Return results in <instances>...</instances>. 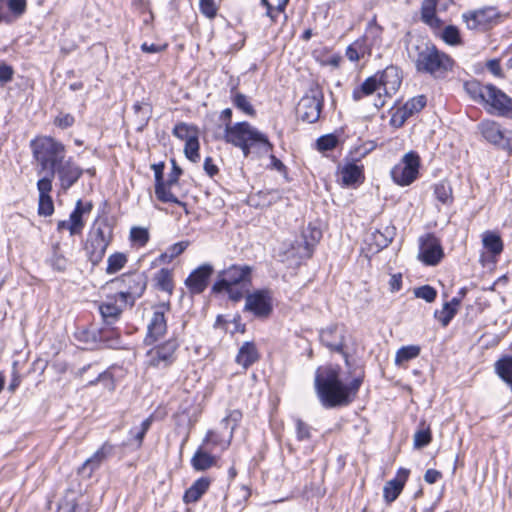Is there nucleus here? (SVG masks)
I'll return each mask as SVG.
<instances>
[{"mask_svg":"<svg viewBox=\"0 0 512 512\" xmlns=\"http://www.w3.org/2000/svg\"><path fill=\"white\" fill-rule=\"evenodd\" d=\"M170 303L162 302L153 307L152 316L147 324V333L144 344L153 345L146 353L148 367L165 370L173 366L178 359L179 348L182 340L176 330L172 335L159 342L167 333V319L165 314L170 311Z\"/></svg>","mask_w":512,"mask_h":512,"instance_id":"f257e3e1","label":"nucleus"},{"mask_svg":"<svg viewBox=\"0 0 512 512\" xmlns=\"http://www.w3.org/2000/svg\"><path fill=\"white\" fill-rule=\"evenodd\" d=\"M363 375L345 384L340 378L339 366L318 367L315 372V391L324 408H336L350 404L363 383Z\"/></svg>","mask_w":512,"mask_h":512,"instance_id":"f03ea898","label":"nucleus"},{"mask_svg":"<svg viewBox=\"0 0 512 512\" xmlns=\"http://www.w3.org/2000/svg\"><path fill=\"white\" fill-rule=\"evenodd\" d=\"M232 110L226 108L221 113V118L227 120L224 140L241 149L244 157H248L252 150L259 156L268 154L273 144L266 134L253 127L247 121L237 122L231 125Z\"/></svg>","mask_w":512,"mask_h":512,"instance_id":"7ed1b4c3","label":"nucleus"},{"mask_svg":"<svg viewBox=\"0 0 512 512\" xmlns=\"http://www.w3.org/2000/svg\"><path fill=\"white\" fill-rule=\"evenodd\" d=\"M408 55L418 73L428 74L435 79L445 78L454 66V60L429 41L412 45Z\"/></svg>","mask_w":512,"mask_h":512,"instance_id":"20e7f679","label":"nucleus"},{"mask_svg":"<svg viewBox=\"0 0 512 512\" xmlns=\"http://www.w3.org/2000/svg\"><path fill=\"white\" fill-rule=\"evenodd\" d=\"M252 270L249 265H230L218 273L212 292L215 294L226 292L231 301L239 302L251 284Z\"/></svg>","mask_w":512,"mask_h":512,"instance_id":"39448f33","label":"nucleus"},{"mask_svg":"<svg viewBox=\"0 0 512 512\" xmlns=\"http://www.w3.org/2000/svg\"><path fill=\"white\" fill-rule=\"evenodd\" d=\"M34 159L38 162L41 171L53 172L66 158L65 146L52 137H45L39 141L31 142Z\"/></svg>","mask_w":512,"mask_h":512,"instance_id":"423d86ee","label":"nucleus"},{"mask_svg":"<svg viewBox=\"0 0 512 512\" xmlns=\"http://www.w3.org/2000/svg\"><path fill=\"white\" fill-rule=\"evenodd\" d=\"M110 284L118 290L119 300L132 307L146 290L147 276L141 272L124 273L112 279Z\"/></svg>","mask_w":512,"mask_h":512,"instance_id":"0eeeda50","label":"nucleus"},{"mask_svg":"<svg viewBox=\"0 0 512 512\" xmlns=\"http://www.w3.org/2000/svg\"><path fill=\"white\" fill-rule=\"evenodd\" d=\"M420 165L419 154L414 150L407 152L390 171L393 182L402 187L411 185L419 176Z\"/></svg>","mask_w":512,"mask_h":512,"instance_id":"6e6552de","label":"nucleus"},{"mask_svg":"<svg viewBox=\"0 0 512 512\" xmlns=\"http://www.w3.org/2000/svg\"><path fill=\"white\" fill-rule=\"evenodd\" d=\"M244 311L250 312L255 318H268L273 311V293L270 289H257L245 296Z\"/></svg>","mask_w":512,"mask_h":512,"instance_id":"1a4fd4ad","label":"nucleus"},{"mask_svg":"<svg viewBox=\"0 0 512 512\" xmlns=\"http://www.w3.org/2000/svg\"><path fill=\"white\" fill-rule=\"evenodd\" d=\"M478 129L483 138L499 149L512 153V131L502 129L501 125L493 120H483Z\"/></svg>","mask_w":512,"mask_h":512,"instance_id":"9d476101","label":"nucleus"},{"mask_svg":"<svg viewBox=\"0 0 512 512\" xmlns=\"http://www.w3.org/2000/svg\"><path fill=\"white\" fill-rule=\"evenodd\" d=\"M467 28L485 31L500 23V13L496 7H484L463 14Z\"/></svg>","mask_w":512,"mask_h":512,"instance_id":"9b49d317","label":"nucleus"},{"mask_svg":"<svg viewBox=\"0 0 512 512\" xmlns=\"http://www.w3.org/2000/svg\"><path fill=\"white\" fill-rule=\"evenodd\" d=\"M484 104L488 111L501 117L512 119V98L493 84L486 85Z\"/></svg>","mask_w":512,"mask_h":512,"instance_id":"f8f14e48","label":"nucleus"},{"mask_svg":"<svg viewBox=\"0 0 512 512\" xmlns=\"http://www.w3.org/2000/svg\"><path fill=\"white\" fill-rule=\"evenodd\" d=\"M323 108V93L319 89H311L309 94L304 95L297 106L299 117L308 123H315L319 120Z\"/></svg>","mask_w":512,"mask_h":512,"instance_id":"ddd939ff","label":"nucleus"},{"mask_svg":"<svg viewBox=\"0 0 512 512\" xmlns=\"http://www.w3.org/2000/svg\"><path fill=\"white\" fill-rule=\"evenodd\" d=\"M444 257L440 240L433 233H426L419 239V260L426 266L438 265Z\"/></svg>","mask_w":512,"mask_h":512,"instance_id":"4468645a","label":"nucleus"},{"mask_svg":"<svg viewBox=\"0 0 512 512\" xmlns=\"http://www.w3.org/2000/svg\"><path fill=\"white\" fill-rule=\"evenodd\" d=\"M84 169L81 168L72 157H68L57 169L53 172V177L58 179V186L60 191L66 193L78 180L82 177Z\"/></svg>","mask_w":512,"mask_h":512,"instance_id":"2eb2a0df","label":"nucleus"},{"mask_svg":"<svg viewBox=\"0 0 512 512\" xmlns=\"http://www.w3.org/2000/svg\"><path fill=\"white\" fill-rule=\"evenodd\" d=\"M127 306H129V303L120 301L119 296L114 294L107 296L106 299L98 305V311L103 323L106 326H112L120 319Z\"/></svg>","mask_w":512,"mask_h":512,"instance_id":"dca6fc26","label":"nucleus"},{"mask_svg":"<svg viewBox=\"0 0 512 512\" xmlns=\"http://www.w3.org/2000/svg\"><path fill=\"white\" fill-rule=\"evenodd\" d=\"M321 343L331 351L343 355L346 365H349L348 355L344 352V335L338 325H331L320 332Z\"/></svg>","mask_w":512,"mask_h":512,"instance_id":"f3484780","label":"nucleus"},{"mask_svg":"<svg viewBox=\"0 0 512 512\" xmlns=\"http://www.w3.org/2000/svg\"><path fill=\"white\" fill-rule=\"evenodd\" d=\"M164 168L163 162L152 165L155 177V195L162 203H174L186 209V203L179 200L172 192H166L164 184Z\"/></svg>","mask_w":512,"mask_h":512,"instance_id":"a211bd4d","label":"nucleus"},{"mask_svg":"<svg viewBox=\"0 0 512 512\" xmlns=\"http://www.w3.org/2000/svg\"><path fill=\"white\" fill-rule=\"evenodd\" d=\"M213 273V267L210 264H202L185 280V285L192 294H201L208 286V280Z\"/></svg>","mask_w":512,"mask_h":512,"instance_id":"6ab92c4d","label":"nucleus"},{"mask_svg":"<svg viewBox=\"0 0 512 512\" xmlns=\"http://www.w3.org/2000/svg\"><path fill=\"white\" fill-rule=\"evenodd\" d=\"M113 452L114 445L108 442L103 443L102 446L82 464L79 472L87 477H91L92 474L98 470L109 457L112 456Z\"/></svg>","mask_w":512,"mask_h":512,"instance_id":"aec40b11","label":"nucleus"},{"mask_svg":"<svg viewBox=\"0 0 512 512\" xmlns=\"http://www.w3.org/2000/svg\"><path fill=\"white\" fill-rule=\"evenodd\" d=\"M27 9V0H0V24H12Z\"/></svg>","mask_w":512,"mask_h":512,"instance_id":"412c9836","label":"nucleus"},{"mask_svg":"<svg viewBox=\"0 0 512 512\" xmlns=\"http://www.w3.org/2000/svg\"><path fill=\"white\" fill-rule=\"evenodd\" d=\"M114 226L107 216L97 217L92 223L87 236L110 245L113 240Z\"/></svg>","mask_w":512,"mask_h":512,"instance_id":"4be33fe9","label":"nucleus"},{"mask_svg":"<svg viewBox=\"0 0 512 512\" xmlns=\"http://www.w3.org/2000/svg\"><path fill=\"white\" fill-rule=\"evenodd\" d=\"M409 473L408 469L399 468L396 476L386 482L383 488V496L387 503H392L398 498L409 477Z\"/></svg>","mask_w":512,"mask_h":512,"instance_id":"5701e85b","label":"nucleus"},{"mask_svg":"<svg viewBox=\"0 0 512 512\" xmlns=\"http://www.w3.org/2000/svg\"><path fill=\"white\" fill-rule=\"evenodd\" d=\"M381 86L387 95L394 94L402 83V75L399 67L389 65L384 70L377 72Z\"/></svg>","mask_w":512,"mask_h":512,"instance_id":"b1692460","label":"nucleus"},{"mask_svg":"<svg viewBox=\"0 0 512 512\" xmlns=\"http://www.w3.org/2000/svg\"><path fill=\"white\" fill-rule=\"evenodd\" d=\"M93 208L92 202H83L79 199L69 216L70 227L69 233L71 236L78 235L84 228L83 215L90 213Z\"/></svg>","mask_w":512,"mask_h":512,"instance_id":"393cba45","label":"nucleus"},{"mask_svg":"<svg viewBox=\"0 0 512 512\" xmlns=\"http://www.w3.org/2000/svg\"><path fill=\"white\" fill-rule=\"evenodd\" d=\"M282 199L279 189H264L249 196V204L256 208L269 207Z\"/></svg>","mask_w":512,"mask_h":512,"instance_id":"a878e982","label":"nucleus"},{"mask_svg":"<svg viewBox=\"0 0 512 512\" xmlns=\"http://www.w3.org/2000/svg\"><path fill=\"white\" fill-rule=\"evenodd\" d=\"M421 21L431 29H439L443 21L437 16L436 0H423L420 7Z\"/></svg>","mask_w":512,"mask_h":512,"instance_id":"bb28decb","label":"nucleus"},{"mask_svg":"<svg viewBox=\"0 0 512 512\" xmlns=\"http://www.w3.org/2000/svg\"><path fill=\"white\" fill-rule=\"evenodd\" d=\"M211 479L207 476L198 478L193 484L185 490L183 502L186 504L195 503L208 491L211 485Z\"/></svg>","mask_w":512,"mask_h":512,"instance_id":"cd10ccee","label":"nucleus"},{"mask_svg":"<svg viewBox=\"0 0 512 512\" xmlns=\"http://www.w3.org/2000/svg\"><path fill=\"white\" fill-rule=\"evenodd\" d=\"M322 238V231L309 224L306 229L302 232L303 239V252L301 257L310 258L314 252L315 246L319 243Z\"/></svg>","mask_w":512,"mask_h":512,"instance_id":"c85d7f7f","label":"nucleus"},{"mask_svg":"<svg viewBox=\"0 0 512 512\" xmlns=\"http://www.w3.org/2000/svg\"><path fill=\"white\" fill-rule=\"evenodd\" d=\"M341 183L345 187L361 184L364 180L363 168L355 163L344 165L340 171Z\"/></svg>","mask_w":512,"mask_h":512,"instance_id":"c756f323","label":"nucleus"},{"mask_svg":"<svg viewBox=\"0 0 512 512\" xmlns=\"http://www.w3.org/2000/svg\"><path fill=\"white\" fill-rule=\"evenodd\" d=\"M109 245L87 236L84 250L92 266H97L104 258Z\"/></svg>","mask_w":512,"mask_h":512,"instance_id":"7c9ffc66","label":"nucleus"},{"mask_svg":"<svg viewBox=\"0 0 512 512\" xmlns=\"http://www.w3.org/2000/svg\"><path fill=\"white\" fill-rule=\"evenodd\" d=\"M363 46L367 47L368 55L372 54L373 48H379L382 43V28L375 21L370 22L365 34L359 38Z\"/></svg>","mask_w":512,"mask_h":512,"instance_id":"2f4dec72","label":"nucleus"},{"mask_svg":"<svg viewBox=\"0 0 512 512\" xmlns=\"http://www.w3.org/2000/svg\"><path fill=\"white\" fill-rule=\"evenodd\" d=\"M259 359V353L254 342L247 341L242 344L236 355L235 361L244 369L249 368Z\"/></svg>","mask_w":512,"mask_h":512,"instance_id":"473e14b6","label":"nucleus"},{"mask_svg":"<svg viewBox=\"0 0 512 512\" xmlns=\"http://www.w3.org/2000/svg\"><path fill=\"white\" fill-rule=\"evenodd\" d=\"M211 449L200 445L191 458V466L195 471H205L216 463V458L211 455Z\"/></svg>","mask_w":512,"mask_h":512,"instance_id":"72a5a7b5","label":"nucleus"},{"mask_svg":"<svg viewBox=\"0 0 512 512\" xmlns=\"http://www.w3.org/2000/svg\"><path fill=\"white\" fill-rule=\"evenodd\" d=\"M135 114L136 131L142 132L152 117V105L145 100L136 101L133 104Z\"/></svg>","mask_w":512,"mask_h":512,"instance_id":"f704fd0d","label":"nucleus"},{"mask_svg":"<svg viewBox=\"0 0 512 512\" xmlns=\"http://www.w3.org/2000/svg\"><path fill=\"white\" fill-rule=\"evenodd\" d=\"M380 86L378 74H374L368 77L360 86L354 88L352 98L354 101H359L363 97L373 94Z\"/></svg>","mask_w":512,"mask_h":512,"instance_id":"c9c22d12","label":"nucleus"},{"mask_svg":"<svg viewBox=\"0 0 512 512\" xmlns=\"http://www.w3.org/2000/svg\"><path fill=\"white\" fill-rule=\"evenodd\" d=\"M482 244L493 256H499L504 248L500 235L494 231H485L482 234Z\"/></svg>","mask_w":512,"mask_h":512,"instance_id":"e433bc0d","label":"nucleus"},{"mask_svg":"<svg viewBox=\"0 0 512 512\" xmlns=\"http://www.w3.org/2000/svg\"><path fill=\"white\" fill-rule=\"evenodd\" d=\"M230 440V437L228 439H224L221 434L214 430H208L201 445L205 446L206 449H211V452L217 449L224 451L229 447Z\"/></svg>","mask_w":512,"mask_h":512,"instance_id":"4c0bfd02","label":"nucleus"},{"mask_svg":"<svg viewBox=\"0 0 512 512\" xmlns=\"http://www.w3.org/2000/svg\"><path fill=\"white\" fill-rule=\"evenodd\" d=\"M495 372L512 388V355H505L498 359L495 363Z\"/></svg>","mask_w":512,"mask_h":512,"instance_id":"58836bf2","label":"nucleus"},{"mask_svg":"<svg viewBox=\"0 0 512 512\" xmlns=\"http://www.w3.org/2000/svg\"><path fill=\"white\" fill-rule=\"evenodd\" d=\"M464 90L473 101L484 104L486 85H482L478 80L472 79L464 83Z\"/></svg>","mask_w":512,"mask_h":512,"instance_id":"ea45409f","label":"nucleus"},{"mask_svg":"<svg viewBox=\"0 0 512 512\" xmlns=\"http://www.w3.org/2000/svg\"><path fill=\"white\" fill-rule=\"evenodd\" d=\"M421 348L418 345H407L399 348L395 355V364L400 366L420 355Z\"/></svg>","mask_w":512,"mask_h":512,"instance_id":"a19ab883","label":"nucleus"},{"mask_svg":"<svg viewBox=\"0 0 512 512\" xmlns=\"http://www.w3.org/2000/svg\"><path fill=\"white\" fill-rule=\"evenodd\" d=\"M98 339L109 348L115 349L121 345L120 334L114 329H100L98 331Z\"/></svg>","mask_w":512,"mask_h":512,"instance_id":"79ce46f5","label":"nucleus"},{"mask_svg":"<svg viewBox=\"0 0 512 512\" xmlns=\"http://www.w3.org/2000/svg\"><path fill=\"white\" fill-rule=\"evenodd\" d=\"M172 133L176 138L184 140L185 143H187L190 138L198 137V129L195 126L184 122L177 123L174 126Z\"/></svg>","mask_w":512,"mask_h":512,"instance_id":"37998d69","label":"nucleus"},{"mask_svg":"<svg viewBox=\"0 0 512 512\" xmlns=\"http://www.w3.org/2000/svg\"><path fill=\"white\" fill-rule=\"evenodd\" d=\"M128 258L122 252H115L107 259L106 273L111 275L119 272L126 265Z\"/></svg>","mask_w":512,"mask_h":512,"instance_id":"c03bdc74","label":"nucleus"},{"mask_svg":"<svg viewBox=\"0 0 512 512\" xmlns=\"http://www.w3.org/2000/svg\"><path fill=\"white\" fill-rule=\"evenodd\" d=\"M152 421H153L152 416H149L148 418H146L142 421L140 426L132 427L130 429L129 435L135 440L136 448L141 447L144 437L151 427Z\"/></svg>","mask_w":512,"mask_h":512,"instance_id":"a18cd8bd","label":"nucleus"},{"mask_svg":"<svg viewBox=\"0 0 512 512\" xmlns=\"http://www.w3.org/2000/svg\"><path fill=\"white\" fill-rule=\"evenodd\" d=\"M155 280L157 283V287L165 292L171 293L173 290V280L171 271L167 268L160 269L156 275Z\"/></svg>","mask_w":512,"mask_h":512,"instance_id":"49530a36","label":"nucleus"},{"mask_svg":"<svg viewBox=\"0 0 512 512\" xmlns=\"http://www.w3.org/2000/svg\"><path fill=\"white\" fill-rule=\"evenodd\" d=\"M98 383L102 384L108 391H113L115 389L114 376L110 370L98 373L97 377L87 383V386H95Z\"/></svg>","mask_w":512,"mask_h":512,"instance_id":"de8ad7c7","label":"nucleus"},{"mask_svg":"<svg viewBox=\"0 0 512 512\" xmlns=\"http://www.w3.org/2000/svg\"><path fill=\"white\" fill-rule=\"evenodd\" d=\"M434 195L442 204H449L452 202V188L447 182L441 181L435 184Z\"/></svg>","mask_w":512,"mask_h":512,"instance_id":"09e8293b","label":"nucleus"},{"mask_svg":"<svg viewBox=\"0 0 512 512\" xmlns=\"http://www.w3.org/2000/svg\"><path fill=\"white\" fill-rule=\"evenodd\" d=\"M368 55L367 47L362 45V42L357 39L350 44L346 49V56L350 61L356 62Z\"/></svg>","mask_w":512,"mask_h":512,"instance_id":"8fccbe9b","label":"nucleus"},{"mask_svg":"<svg viewBox=\"0 0 512 512\" xmlns=\"http://www.w3.org/2000/svg\"><path fill=\"white\" fill-rule=\"evenodd\" d=\"M232 103L237 109L241 110L246 115H249V116L255 115V109L252 106V104L250 103V101L248 100L246 95H244L240 92H237L232 98Z\"/></svg>","mask_w":512,"mask_h":512,"instance_id":"3c124183","label":"nucleus"},{"mask_svg":"<svg viewBox=\"0 0 512 512\" xmlns=\"http://www.w3.org/2000/svg\"><path fill=\"white\" fill-rule=\"evenodd\" d=\"M393 229L386 227L384 231L376 230L372 236L376 246L379 249L386 248L393 240Z\"/></svg>","mask_w":512,"mask_h":512,"instance_id":"603ef678","label":"nucleus"},{"mask_svg":"<svg viewBox=\"0 0 512 512\" xmlns=\"http://www.w3.org/2000/svg\"><path fill=\"white\" fill-rule=\"evenodd\" d=\"M441 38L448 45L456 46L461 43L460 31L455 25L446 26L442 31Z\"/></svg>","mask_w":512,"mask_h":512,"instance_id":"864d4df0","label":"nucleus"},{"mask_svg":"<svg viewBox=\"0 0 512 512\" xmlns=\"http://www.w3.org/2000/svg\"><path fill=\"white\" fill-rule=\"evenodd\" d=\"M426 97L424 95H418L409 99L402 108L408 112V115L413 116L415 113L420 112L426 106Z\"/></svg>","mask_w":512,"mask_h":512,"instance_id":"5fc2aeb1","label":"nucleus"},{"mask_svg":"<svg viewBox=\"0 0 512 512\" xmlns=\"http://www.w3.org/2000/svg\"><path fill=\"white\" fill-rule=\"evenodd\" d=\"M199 149H200L199 137L188 139V142L185 143V147H184V153H185L186 158L189 159L193 163L198 162L200 160Z\"/></svg>","mask_w":512,"mask_h":512,"instance_id":"6e6d98bb","label":"nucleus"},{"mask_svg":"<svg viewBox=\"0 0 512 512\" xmlns=\"http://www.w3.org/2000/svg\"><path fill=\"white\" fill-rule=\"evenodd\" d=\"M456 314L457 310L450 308V304L444 303L441 310H436L434 312V317L441 323L443 327H447Z\"/></svg>","mask_w":512,"mask_h":512,"instance_id":"4d7b16f0","label":"nucleus"},{"mask_svg":"<svg viewBox=\"0 0 512 512\" xmlns=\"http://www.w3.org/2000/svg\"><path fill=\"white\" fill-rule=\"evenodd\" d=\"M130 240L140 247H143L149 241V232L146 228L143 227H132L130 230Z\"/></svg>","mask_w":512,"mask_h":512,"instance_id":"13d9d810","label":"nucleus"},{"mask_svg":"<svg viewBox=\"0 0 512 512\" xmlns=\"http://www.w3.org/2000/svg\"><path fill=\"white\" fill-rule=\"evenodd\" d=\"M432 441V434L429 427L419 429L414 434V447L417 449L424 448Z\"/></svg>","mask_w":512,"mask_h":512,"instance_id":"bf43d9fd","label":"nucleus"},{"mask_svg":"<svg viewBox=\"0 0 512 512\" xmlns=\"http://www.w3.org/2000/svg\"><path fill=\"white\" fill-rule=\"evenodd\" d=\"M416 298L425 300L427 303H432L437 297V290L430 285H423L414 289Z\"/></svg>","mask_w":512,"mask_h":512,"instance_id":"052dcab7","label":"nucleus"},{"mask_svg":"<svg viewBox=\"0 0 512 512\" xmlns=\"http://www.w3.org/2000/svg\"><path fill=\"white\" fill-rule=\"evenodd\" d=\"M338 144V139L333 134H327L320 136L317 141V149L322 152L330 151L334 149Z\"/></svg>","mask_w":512,"mask_h":512,"instance_id":"680f3d73","label":"nucleus"},{"mask_svg":"<svg viewBox=\"0 0 512 512\" xmlns=\"http://www.w3.org/2000/svg\"><path fill=\"white\" fill-rule=\"evenodd\" d=\"M172 169L168 174L167 180L164 179L165 190L166 192H172L171 188L178 183L179 177L182 175V169L177 165L174 159L171 160Z\"/></svg>","mask_w":512,"mask_h":512,"instance_id":"e2e57ef3","label":"nucleus"},{"mask_svg":"<svg viewBox=\"0 0 512 512\" xmlns=\"http://www.w3.org/2000/svg\"><path fill=\"white\" fill-rule=\"evenodd\" d=\"M241 418L242 413L239 410H233L230 411L229 414L222 419L221 425H223L225 428H230V438H232L233 431L235 430Z\"/></svg>","mask_w":512,"mask_h":512,"instance_id":"0e129e2a","label":"nucleus"},{"mask_svg":"<svg viewBox=\"0 0 512 512\" xmlns=\"http://www.w3.org/2000/svg\"><path fill=\"white\" fill-rule=\"evenodd\" d=\"M54 213V203L51 196L39 197L38 200V214L40 216L48 217Z\"/></svg>","mask_w":512,"mask_h":512,"instance_id":"69168bd1","label":"nucleus"},{"mask_svg":"<svg viewBox=\"0 0 512 512\" xmlns=\"http://www.w3.org/2000/svg\"><path fill=\"white\" fill-rule=\"evenodd\" d=\"M52 181L53 175L51 173L40 178L37 181V190L39 192V197L51 196L50 193L52 191Z\"/></svg>","mask_w":512,"mask_h":512,"instance_id":"338daca9","label":"nucleus"},{"mask_svg":"<svg viewBox=\"0 0 512 512\" xmlns=\"http://www.w3.org/2000/svg\"><path fill=\"white\" fill-rule=\"evenodd\" d=\"M49 262L51 267L58 272L65 271L68 266V260L57 249L54 250Z\"/></svg>","mask_w":512,"mask_h":512,"instance_id":"774afa93","label":"nucleus"}]
</instances>
